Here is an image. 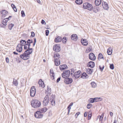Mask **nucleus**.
<instances>
[{
    "label": "nucleus",
    "instance_id": "nucleus-59",
    "mask_svg": "<svg viewBox=\"0 0 123 123\" xmlns=\"http://www.w3.org/2000/svg\"><path fill=\"white\" fill-rule=\"evenodd\" d=\"M87 111H86L85 112L84 115V117H86L87 116Z\"/></svg>",
    "mask_w": 123,
    "mask_h": 123
},
{
    "label": "nucleus",
    "instance_id": "nucleus-25",
    "mask_svg": "<svg viewBox=\"0 0 123 123\" xmlns=\"http://www.w3.org/2000/svg\"><path fill=\"white\" fill-rule=\"evenodd\" d=\"M107 53L108 55H111L112 53V50L111 48H109L107 50Z\"/></svg>",
    "mask_w": 123,
    "mask_h": 123
},
{
    "label": "nucleus",
    "instance_id": "nucleus-1",
    "mask_svg": "<svg viewBox=\"0 0 123 123\" xmlns=\"http://www.w3.org/2000/svg\"><path fill=\"white\" fill-rule=\"evenodd\" d=\"M26 50L24 53L20 55V56L21 58L24 60H28L29 58V55L32 53L33 51L32 48L30 49H28Z\"/></svg>",
    "mask_w": 123,
    "mask_h": 123
},
{
    "label": "nucleus",
    "instance_id": "nucleus-41",
    "mask_svg": "<svg viewBox=\"0 0 123 123\" xmlns=\"http://www.w3.org/2000/svg\"><path fill=\"white\" fill-rule=\"evenodd\" d=\"M51 105H55V100H51L50 101Z\"/></svg>",
    "mask_w": 123,
    "mask_h": 123
},
{
    "label": "nucleus",
    "instance_id": "nucleus-21",
    "mask_svg": "<svg viewBox=\"0 0 123 123\" xmlns=\"http://www.w3.org/2000/svg\"><path fill=\"white\" fill-rule=\"evenodd\" d=\"M80 77L81 78L86 79L89 76L86 73L84 72L82 74Z\"/></svg>",
    "mask_w": 123,
    "mask_h": 123
},
{
    "label": "nucleus",
    "instance_id": "nucleus-49",
    "mask_svg": "<svg viewBox=\"0 0 123 123\" xmlns=\"http://www.w3.org/2000/svg\"><path fill=\"white\" fill-rule=\"evenodd\" d=\"M71 73H74L75 72H76L75 71L76 70H75L74 69V68H72L71 69Z\"/></svg>",
    "mask_w": 123,
    "mask_h": 123
},
{
    "label": "nucleus",
    "instance_id": "nucleus-52",
    "mask_svg": "<svg viewBox=\"0 0 123 123\" xmlns=\"http://www.w3.org/2000/svg\"><path fill=\"white\" fill-rule=\"evenodd\" d=\"M41 22L42 24L45 25L46 24L45 22V21L43 19L42 20Z\"/></svg>",
    "mask_w": 123,
    "mask_h": 123
},
{
    "label": "nucleus",
    "instance_id": "nucleus-3",
    "mask_svg": "<svg viewBox=\"0 0 123 123\" xmlns=\"http://www.w3.org/2000/svg\"><path fill=\"white\" fill-rule=\"evenodd\" d=\"M20 43L18 44L16 47V50L19 52H21L22 50V46L26 44V42L25 40L21 39L20 41Z\"/></svg>",
    "mask_w": 123,
    "mask_h": 123
},
{
    "label": "nucleus",
    "instance_id": "nucleus-43",
    "mask_svg": "<svg viewBox=\"0 0 123 123\" xmlns=\"http://www.w3.org/2000/svg\"><path fill=\"white\" fill-rule=\"evenodd\" d=\"M62 76L64 78L66 79L67 78H68V77L67 76V75H66L65 74H63V73L62 74Z\"/></svg>",
    "mask_w": 123,
    "mask_h": 123
},
{
    "label": "nucleus",
    "instance_id": "nucleus-51",
    "mask_svg": "<svg viewBox=\"0 0 123 123\" xmlns=\"http://www.w3.org/2000/svg\"><path fill=\"white\" fill-rule=\"evenodd\" d=\"M80 112H78L76 113L75 115V117L76 118H77L79 115L80 114Z\"/></svg>",
    "mask_w": 123,
    "mask_h": 123
},
{
    "label": "nucleus",
    "instance_id": "nucleus-61",
    "mask_svg": "<svg viewBox=\"0 0 123 123\" xmlns=\"http://www.w3.org/2000/svg\"><path fill=\"white\" fill-rule=\"evenodd\" d=\"M97 98H93V100H94V102H96L97 101H98V100H97Z\"/></svg>",
    "mask_w": 123,
    "mask_h": 123
},
{
    "label": "nucleus",
    "instance_id": "nucleus-30",
    "mask_svg": "<svg viewBox=\"0 0 123 123\" xmlns=\"http://www.w3.org/2000/svg\"><path fill=\"white\" fill-rule=\"evenodd\" d=\"M47 91H46V92L48 94H50L51 92V89L49 86H48L47 87Z\"/></svg>",
    "mask_w": 123,
    "mask_h": 123
},
{
    "label": "nucleus",
    "instance_id": "nucleus-24",
    "mask_svg": "<svg viewBox=\"0 0 123 123\" xmlns=\"http://www.w3.org/2000/svg\"><path fill=\"white\" fill-rule=\"evenodd\" d=\"M93 72V69H92L91 68H88L86 69V72L89 74H91Z\"/></svg>",
    "mask_w": 123,
    "mask_h": 123
},
{
    "label": "nucleus",
    "instance_id": "nucleus-64",
    "mask_svg": "<svg viewBox=\"0 0 123 123\" xmlns=\"http://www.w3.org/2000/svg\"><path fill=\"white\" fill-rule=\"evenodd\" d=\"M110 116L111 117H112L113 115V113L111 112H110Z\"/></svg>",
    "mask_w": 123,
    "mask_h": 123
},
{
    "label": "nucleus",
    "instance_id": "nucleus-14",
    "mask_svg": "<svg viewBox=\"0 0 123 123\" xmlns=\"http://www.w3.org/2000/svg\"><path fill=\"white\" fill-rule=\"evenodd\" d=\"M59 58V57L56 58L54 60L55 65L56 66H58L60 64V60Z\"/></svg>",
    "mask_w": 123,
    "mask_h": 123
},
{
    "label": "nucleus",
    "instance_id": "nucleus-7",
    "mask_svg": "<svg viewBox=\"0 0 123 123\" xmlns=\"http://www.w3.org/2000/svg\"><path fill=\"white\" fill-rule=\"evenodd\" d=\"M36 93V89L35 86H32L30 90V96L32 97H34Z\"/></svg>",
    "mask_w": 123,
    "mask_h": 123
},
{
    "label": "nucleus",
    "instance_id": "nucleus-29",
    "mask_svg": "<svg viewBox=\"0 0 123 123\" xmlns=\"http://www.w3.org/2000/svg\"><path fill=\"white\" fill-rule=\"evenodd\" d=\"M75 2L77 4L80 5L82 3L83 1L82 0H76Z\"/></svg>",
    "mask_w": 123,
    "mask_h": 123
},
{
    "label": "nucleus",
    "instance_id": "nucleus-16",
    "mask_svg": "<svg viewBox=\"0 0 123 123\" xmlns=\"http://www.w3.org/2000/svg\"><path fill=\"white\" fill-rule=\"evenodd\" d=\"M62 37L59 36H57L55 39L54 41L56 43H58L61 42L62 41Z\"/></svg>",
    "mask_w": 123,
    "mask_h": 123
},
{
    "label": "nucleus",
    "instance_id": "nucleus-60",
    "mask_svg": "<svg viewBox=\"0 0 123 123\" xmlns=\"http://www.w3.org/2000/svg\"><path fill=\"white\" fill-rule=\"evenodd\" d=\"M11 6L13 9V8H15L16 7L15 5L13 4H11Z\"/></svg>",
    "mask_w": 123,
    "mask_h": 123
},
{
    "label": "nucleus",
    "instance_id": "nucleus-35",
    "mask_svg": "<svg viewBox=\"0 0 123 123\" xmlns=\"http://www.w3.org/2000/svg\"><path fill=\"white\" fill-rule=\"evenodd\" d=\"M91 85L92 87L93 88L97 86L96 84L94 82H92L91 83Z\"/></svg>",
    "mask_w": 123,
    "mask_h": 123
},
{
    "label": "nucleus",
    "instance_id": "nucleus-4",
    "mask_svg": "<svg viewBox=\"0 0 123 123\" xmlns=\"http://www.w3.org/2000/svg\"><path fill=\"white\" fill-rule=\"evenodd\" d=\"M31 104L33 107L36 108L40 107L41 105V103L38 100L34 99L31 102Z\"/></svg>",
    "mask_w": 123,
    "mask_h": 123
},
{
    "label": "nucleus",
    "instance_id": "nucleus-58",
    "mask_svg": "<svg viewBox=\"0 0 123 123\" xmlns=\"http://www.w3.org/2000/svg\"><path fill=\"white\" fill-rule=\"evenodd\" d=\"M26 45H27L28 46V49H31V48H30V47L31 46V44L26 43Z\"/></svg>",
    "mask_w": 123,
    "mask_h": 123
},
{
    "label": "nucleus",
    "instance_id": "nucleus-53",
    "mask_svg": "<svg viewBox=\"0 0 123 123\" xmlns=\"http://www.w3.org/2000/svg\"><path fill=\"white\" fill-rule=\"evenodd\" d=\"M97 98V100H98V101H101L103 99L102 98L99 97V98Z\"/></svg>",
    "mask_w": 123,
    "mask_h": 123
},
{
    "label": "nucleus",
    "instance_id": "nucleus-10",
    "mask_svg": "<svg viewBox=\"0 0 123 123\" xmlns=\"http://www.w3.org/2000/svg\"><path fill=\"white\" fill-rule=\"evenodd\" d=\"M89 58L92 61H94L96 59V57L92 53H90L89 55Z\"/></svg>",
    "mask_w": 123,
    "mask_h": 123
},
{
    "label": "nucleus",
    "instance_id": "nucleus-2",
    "mask_svg": "<svg viewBox=\"0 0 123 123\" xmlns=\"http://www.w3.org/2000/svg\"><path fill=\"white\" fill-rule=\"evenodd\" d=\"M47 110V108L45 107L40 109L39 111H38L35 113L34 116L36 118H41L43 117V115L42 114V113L45 112Z\"/></svg>",
    "mask_w": 123,
    "mask_h": 123
},
{
    "label": "nucleus",
    "instance_id": "nucleus-38",
    "mask_svg": "<svg viewBox=\"0 0 123 123\" xmlns=\"http://www.w3.org/2000/svg\"><path fill=\"white\" fill-rule=\"evenodd\" d=\"M90 114H89L88 116V120H90L92 117V113L90 111Z\"/></svg>",
    "mask_w": 123,
    "mask_h": 123
},
{
    "label": "nucleus",
    "instance_id": "nucleus-42",
    "mask_svg": "<svg viewBox=\"0 0 123 123\" xmlns=\"http://www.w3.org/2000/svg\"><path fill=\"white\" fill-rule=\"evenodd\" d=\"M55 96L54 95H52L50 98L49 100H55Z\"/></svg>",
    "mask_w": 123,
    "mask_h": 123
},
{
    "label": "nucleus",
    "instance_id": "nucleus-18",
    "mask_svg": "<svg viewBox=\"0 0 123 123\" xmlns=\"http://www.w3.org/2000/svg\"><path fill=\"white\" fill-rule=\"evenodd\" d=\"M38 83L40 87H42V88H43L45 87L44 83L43 81H42V80L40 79L39 80Z\"/></svg>",
    "mask_w": 123,
    "mask_h": 123
},
{
    "label": "nucleus",
    "instance_id": "nucleus-31",
    "mask_svg": "<svg viewBox=\"0 0 123 123\" xmlns=\"http://www.w3.org/2000/svg\"><path fill=\"white\" fill-rule=\"evenodd\" d=\"M0 13L3 15H6V14L8 12L5 10H3L2 11L0 12Z\"/></svg>",
    "mask_w": 123,
    "mask_h": 123
},
{
    "label": "nucleus",
    "instance_id": "nucleus-63",
    "mask_svg": "<svg viewBox=\"0 0 123 123\" xmlns=\"http://www.w3.org/2000/svg\"><path fill=\"white\" fill-rule=\"evenodd\" d=\"M100 116L99 118V121H102L103 120V117H102V116H99L98 117Z\"/></svg>",
    "mask_w": 123,
    "mask_h": 123
},
{
    "label": "nucleus",
    "instance_id": "nucleus-27",
    "mask_svg": "<svg viewBox=\"0 0 123 123\" xmlns=\"http://www.w3.org/2000/svg\"><path fill=\"white\" fill-rule=\"evenodd\" d=\"M92 9H93V12L95 13L99 11L98 7L96 6H95L93 8V7Z\"/></svg>",
    "mask_w": 123,
    "mask_h": 123
},
{
    "label": "nucleus",
    "instance_id": "nucleus-26",
    "mask_svg": "<svg viewBox=\"0 0 123 123\" xmlns=\"http://www.w3.org/2000/svg\"><path fill=\"white\" fill-rule=\"evenodd\" d=\"M13 84L16 86H17L18 84V82L14 78L13 79V81L12 82Z\"/></svg>",
    "mask_w": 123,
    "mask_h": 123
},
{
    "label": "nucleus",
    "instance_id": "nucleus-57",
    "mask_svg": "<svg viewBox=\"0 0 123 123\" xmlns=\"http://www.w3.org/2000/svg\"><path fill=\"white\" fill-rule=\"evenodd\" d=\"M27 45L26 44L24 46V49L25 50L27 49H28V47L27 46Z\"/></svg>",
    "mask_w": 123,
    "mask_h": 123
},
{
    "label": "nucleus",
    "instance_id": "nucleus-62",
    "mask_svg": "<svg viewBox=\"0 0 123 123\" xmlns=\"http://www.w3.org/2000/svg\"><path fill=\"white\" fill-rule=\"evenodd\" d=\"M71 109V107L70 106V105H68L67 107V109L68 110V111H70V110Z\"/></svg>",
    "mask_w": 123,
    "mask_h": 123
},
{
    "label": "nucleus",
    "instance_id": "nucleus-39",
    "mask_svg": "<svg viewBox=\"0 0 123 123\" xmlns=\"http://www.w3.org/2000/svg\"><path fill=\"white\" fill-rule=\"evenodd\" d=\"M92 47L91 46H90L89 47L87 48L86 50H88L89 52L92 51Z\"/></svg>",
    "mask_w": 123,
    "mask_h": 123
},
{
    "label": "nucleus",
    "instance_id": "nucleus-13",
    "mask_svg": "<svg viewBox=\"0 0 123 123\" xmlns=\"http://www.w3.org/2000/svg\"><path fill=\"white\" fill-rule=\"evenodd\" d=\"M95 65L94 62L91 61L88 63L87 66L88 67H90L92 68H93L94 67Z\"/></svg>",
    "mask_w": 123,
    "mask_h": 123
},
{
    "label": "nucleus",
    "instance_id": "nucleus-19",
    "mask_svg": "<svg viewBox=\"0 0 123 123\" xmlns=\"http://www.w3.org/2000/svg\"><path fill=\"white\" fill-rule=\"evenodd\" d=\"M71 38L72 40L76 41L78 38L77 35L75 34H73L71 36Z\"/></svg>",
    "mask_w": 123,
    "mask_h": 123
},
{
    "label": "nucleus",
    "instance_id": "nucleus-40",
    "mask_svg": "<svg viewBox=\"0 0 123 123\" xmlns=\"http://www.w3.org/2000/svg\"><path fill=\"white\" fill-rule=\"evenodd\" d=\"M92 106V104L89 103L87 104L86 106V107L87 109H89L91 108Z\"/></svg>",
    "mask_w": 123,
    "mask_h": 123
},
{
    "label": "nucleus",
    "instance_id": "nucleus-44",
    "mask_svg": "<svg viewBox=\"0 0 123 123\" xmlns=\"http://www.w3.org/2000/svg\"><path fill=\"white\" fill-rule=\"evenodd\" d=\"M21 16L22 17H24L25 16L24 12L23 10H22L21 11Z\"/></svg>",
    "mask_w": 123,
    "mask_h": 123
},
{
    "label": "nucleus",
    "instance_id": "nucleus-5",
    "mask_svg": "<svg viewBox=\"0 0 123 123\" xmlns=\"http://www.w3.org/2000/svg\"><path fill=\"white\" fill-rule=\"evenodd\" d=\"M83 7L84 9H87L91 11L92 9L93 6L89 3L86 2L83 3Z\"/></svg>",
    "mask_w": 123,
    "mask_h": 123
},
{
    "label": "nucleus",
    "instance_id": "nucleus-15",
    "mask_svg": "<svg viewBox=\"0 0 123 123\" xmlns=\"http://www.w3.org/2000/svg\"><path fill=\"white\" fill-rule=\"evenodd\" d=\"M81 42L83 45L86 46L88 44V41L86 39L82 38L81 40Z\"/></svg>",
    "mask_w": 123,
    "mask_h": 123
},
{
    "label": "nucleus",
    "instance_id": "nucleus-28",
    "mask_svg": "<svg viewBox=\"0 0 123 123\" xmlns=\"http://www.w3.org/2000/svg\"><path fill=\"white\" fill-rule=\"evenodd\" d=\"M60 55L58 53H55L53 55V57L55 59V58L60 57Z\"/></svg>",
    "mask_w": 123,
    "mask_h": 123
},
{
    "label": "nucleus",
    "instance_id": "nucleus-37",
    "mask_svg": "<svg viewBox=\"0 0 123 123\" xmlns=\"http://www.w3.org/2000/svg\"><path fill=\"white\" fill-rule=\"evenodd\" d=\"M104 68V65L102 66V67H101V66L100 65L99 66V69L100 70L101 72L103 71V70Z\"/></svg>",
    "mask_w": 123,
    "mask_h": 123
},
{
    "label": "nucleus",
    "instance_id": "nucleus-32",
    "mask_svg": "<svg viewBox=\"0 0 123 123\" xmlns=\"http://www.w3.org/2000/svg\"><path fill=\"white\" fill-rule=\"evenodd\" d=\"M98 59L100 58V59H103L104 60V58L103 55L101 53H99L98 55Z\"/></svg>",
    "mask_w": 123,
    "mask_h": 123
},
{
    "label": "nucleus",
    "instance_id": "nucleus-36",
    "mask_svg": "<svg viewBox=\"0 0 123 123\" xmlns=\"http://www.w3.org/2000/svg\"><path fill=\"white\" fill-rule=\"evenodd\" d=\"M26 43L31 44L33 43V41L32 39H28L26 41Z\"/></svg>",
    "mask_w": 123,
    "mask_h": 123
},
{
    "label": "nucleus",
    "instance_id": "nucleus-33",
    "mask_svg": "<svg viewBox=\"0 0 123 123\" xmlns=\"http://www.w3.org/2000/svg\"><path fill=\"white\" fill-rule=\"evenodd\" d=\"M14 26V24L12 23L9 24L8 25V27L9 29L10 30H11L12 28Z\"/></svg>",
    "mask_w": 123,
    "mask_h": 123
},
{
    "label": "nucleus",
    "instance_id": "nucleus-47",
    "mask_svg": "<svg viewBox=\"0 0 123 123\" xmlns=\"http://www.w3.org/2000/svg\"><path fill=\"white\" fill-rule=\"evenodd\" d=\"M31 37H34L35 36V34L34 32L33 31H32L31 32Z\"/></svg>",
    "mask_w": 123,
    "mask_h": 123
},
{
    "label": "nucleus",
    "instance_id": "nucleus-9",
    "mask_svg": "<svg viewBox=\"0 0 123 123\" xmlns=\"http://www.w3.org/2000/svg\"><path fill=\"white\" fill-rule=\"evenodd\" d=\"M7 22V20H6V19H4L2 21V24H0V27L5 28L7 25L6 23Z\"/></svg>",
    "mask_w": 123,
    "mask_h": 123
},
{
    "label": "nucleus",
    "instance_id": "nucleus-23",
    "mask_svg": "<svg viewBox=\"0 0 123 123\" xmlns=\"http://www.w3.org/2000/svg\"><path fill=\"white\" fill-rule=\"evenodd\" d=\"M94 2L96 6H99L101 4L102 0H95Z\"/></svg>",
    "mask_w": 123,
    "mask_h": 123
},
{
    "label": "nucleus",
    "instance_id": "nucleus-8",
    "mask_svg": "<svg viewBox=\"0 0 123 123\" xmlns=\"http://www.w3.org/2000/svg\"><path fill=\"white\" fill-rule=\"evenodd\" d=\"M49 97L48 95H47L44 98L43 102V105L44 106H47L49 102Z\"/></svg>",
    "mask_w": 123,
    "mask_h": 123
},
{
    "label": "nucleus",
    "instance_id": "nucleus-48",
    "mask_svg": "<svg viewBox=\"0 0 123 123\" xmlns=\"http://www.w3.org/2000/svg\"><path fill=\"white\" fill-rule=\"evenodd\" d=\"M49 31L48 30H46L45 31V34L46 36H48L49 34Z\"/></svg>",
    "mask_w": 123,
    "mask_h": 123
},
{
    "label": "nucleus",
    "instance_id": "nucleus-54",
    "mask_svg": "<svg viewBox=\"0 0 123 123\" xmlns=\"http://www.w3.org/2000/svg\"><path fill=\"white\" fill-rule=\"evenodd\" d=\"M50 75L52 79H55L54 74H50Z\"/></svg>",
    "mask_w": 123,
    "mask_h": 123
},
{
    "label": "nucleus",
    "instance_id": "nucleus-46",
    "mask_svg": "<svg viewBox=\"0 0 123 123\" xmlns=\"http://www.w3.org/2000/svg\"><path fill=\"white\" fill-rule=\"evenodd\" d=\"M110 69H113L114 68V65L113 64H110Z\"/></svg>",
    "mask_w": 123,
    "mask_h": 123
},
{
    "label": "nucleus",
    "instance_id": "nucleus-50",
    "mask_svg": "<svg viewBox=\"0 0 123 123\" xmlns=\"http://www.w3.org/2000/svg\"><path fill=\"white\" fill-rule=\"evenodd\" d=\"M50 74H54V73L53 72V71L52 69H50Z\"/></svg>",
    "mask_w": 123,
    "mask_h": 123
},
{
    "label": "nucleus",
    "instance_id": "nucleus-45",
    "mask_svg": "<svg viewBox=\"0 0 123 123\" xmlns=\"http://www.w3.org/2000/svg\"><path fill=\"white\" fill-rule=\"evenodd\" d=\"M93 98H91L89 100V101L90 103H93L94 102V100H93Z\"/></svg>",
    "mask_w": 123,
    "mask_h": 123
},
{
    "label": "nucleus",
    "instance_id": "nucleus-12",
    "mask_svg": "<svg viewBox=\"0 0 123 123\" xmlns=\"http://www.w3.org/2000/svg\"><path fill=\"white\" fill-rule=\"evenodd\" d=\"M60 47L57 45H54L53 47V50L55 52H59L60 50Z\"/></svg>",
    "mask_w": 123,
    "mask_h": 123
},
{
    "label": "nucleus",
    "instance_id": "nucleus-56",
    "mask_svg": "<svg viewBox=\"0 0 123 123\" xmlns=\"http://www.w3.org/2000/svg\"><path fill=\"white\" fill-rule=\"evenodd\" d=\"M61 79V77H59L56 80V82L57 83H58L59 82V81L60 80V79Z\"/></svg>",
    "mask_w": 123,
    "mask_h": 123
},
{
    "label": "nucleus",
    "instance_id": "nucleus-34",
    "mask_svg": "<svg viewBox=\"0 0 123 123\" xmlns=\"http://www.w3.org/2000/svg\"><path fill=\"white\" fill-rule=\"evenodd\" d=\"M62 40L63 43H66L67 41L66 37H63V38H62Z\"/></svg>",
    "mask_w": 123,
    "mask_h": 123
},
{
    "label": "nucleus",
    "instance_id": "nucleus-22",
    "mask_svg": "<svg viewBox=\"0 0 123 123\" xmlns=\"http://www.w3.org/2000/svg\"><path fill=\"white\" fill-rule=\"evenodd\" d=\"M68 68L67 66L66 65H61L59 66V68L61 70H62Z\"/></svg>",
    "mask_w": 123,
    "mask_h": 123
},
{
    "label": "nucleus",
    "instance_id": "nucleus-11",
    "mask_svg": "<svg viewBox=\"0 0 123 123\" xmlns=\"http://www.w3.org/2000/svg\"><path fill=\"white\" fill-rule=\"evenodd\" d=\"M73 82V80L71 78H67L65 79L64 82L67 84H69Z\"/></svg>",
    "mask_w": 123,
    "mask_h": 123
},
{
    "label": "nucleus",
    "instance_id": "nucleus-6",
    "mask_svg": "<svg viewBox=\"0 0 123 123\" xmlns=\"http://www.w3.org/2000/svg\"><path fill=\"white\" fill-rule=\"evenodd\" d=\"M81 72L80 70H79L75 72L74 74L73 73H71V75L72 77L74 78V79H76L78 78L80 76Z\"/></svg>",
    "mask_w": 123,
    "mask_h": 123
},
{
    "label": "nucleus",
    "instance_id": "nucleus-17",
    "mask_svg": "<svg viewBox=\"0 0 123 123\" xmlns=\"http://www.w3.org/2000/svg\"><path fill=\"white\" fill-rule=\"evenodd\" d=\"M102 6L103 8L105 10H107L108 9V6L107 3L106 2H104V3L102 2Z\"/></svg>",
    "mask_w": 123,
    "mask_h": 123
},
{
    "label": "nucleus",
    "instance_id": "nucleus-20",
    "mask_svg": "<svg viewBox=\"0 0 123 123\" xmlns=\"http://www.w3.org/2000/svg\"><path fill=\"white\" fill-rule=\"evenodd\" d=\"M63 74H65L67 76L69 77L70 76L71 73L69 70H67L64 71L63 72Z\"/></svg>",
    "mask_w": 123,
    "mask_h": 123
},
{
    "label": "nucleus",
    "instance_id": "nucleus-55",
    "mask_svg": "<svg viewBox=\"0 0 123 123\" xmlns=\"http://www.w3.org/2000/svg\"><path fill=\"white\" fill-rule=\"evenodd\" d=\"M6 61L7 63H8L9 62V59L8 57H6Z\"/></svg>",
    "mask_w": 123,
    "mask_h": 123
}]
</instances>
